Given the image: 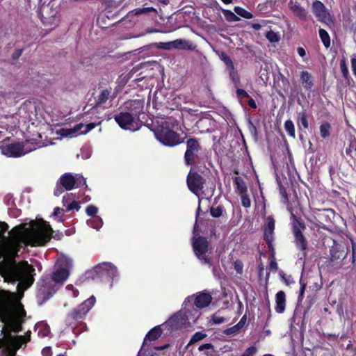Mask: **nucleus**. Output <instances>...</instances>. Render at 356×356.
I'll use <instances>...</instances> for the list:
<instances>
[{
    "mask_svg": "<svg viewBox=\"0 0 356 356\" xmlns=\"http://www.w3.org/2000/svg\"><path fill=\"white\" fill-rule=\"evenodd\" d=\"M53 230L47 222L31 221L15 227L10 234L11 240L0 241V275L8 282L17 283V293L0 290V321L3 323L0 339V347H3L1 356H15L16 351L31 339V332L25 336H13L11 332H19L24 322L26 311L20 302L24 292L34 282L35 269L27 261L17 263L15 257L17 245H43L50 238Z\"/></svg>",
    "mask_w": 356,
    "mask_h": 356,
    "instance_id": "1",
    "label": "nucleus"
},
{
    "mask_svg": "<svg viewBox=\"0 0 356 356\" xmlns=\"http://www.w3.org/2000/svg\"><path fill=\"white\" fill-rule=\"evenodd\" d=\"M57 270L51 276L44 277L40 282L37 298L40 304L49 299L69 276V270L72 266V261L65 256H60L56 263Z\"/></svg>",
    "mask_w": 356,
    "mask_h": 356,
    "instance_id": "2",
    "label": "nucleus"
},
{
    "mask_svg": "<svg viewBox=\"0 0 356 356\" xmlns=\"http://www.w3.org/2000/svg\"><path fill=\"white\" fill-rule=\"evenodd\" d=\"M156 139L166 146H175L182 143L179 134L170 129L167 121L162 122L154 131Z\"/></svg>",
    "mask_w": 356,
    "mask_h": 356,
    "instance_id": "3",
    "label": "nucleus"
},
{
    "mask_svg": "<svg viewBox=\"0 0 356 356\" xmlns=\"http://www.w3.org/2000/svg\"><path fill=\"white\" fill-rule=\"evenodd\" d=\"M133 105H136V108L137 111H133V113L131 114L129 113H120L119 114L115 116V122L119 124V126L127 130L135 131L137 128L135 127L134 124H136L135 117L138 116V115L142 111L143 105L140 101L135 100L132 102Z\"/></svg>",
    "mask_w": 356,
    "mask_h": 356,
    "instance_id": "4",
    "label": "nucleus"
},
{
    "mask_svg": "<svg viewBox=\"0 0 356 356\" xmlns=\"http://www.w3.org/2000/svg\"><path fill=\"white\" fill-rule=\"evenodd\" d=\"M329 265L334 268H340L348 255V249L343 245L334 244L330 249Z\"/></svg>",
    "mask_w": 356,
    "mask_h": 356,
    "instance_id": "5",
    "label": "nucleus"
},
{
    "mask_svg": "<svg viewBox=\"0 0 356 356\" xmlns=\"http://www.w3.org/2000/svg\"><path fill=\"white\" fill-rule=\"evenodd\" d=\"M58 184L66 191H71L74 186L79 187L85 185L86 180L81 175L74 176L71 173H65L60 177Z\"/></svg>",
    "mask_w": 356,
    "mask_h": 356,
    "instance_id": "6",
    "label": "nucleus"
},
{
    "mask_svg": "<svg viewBox=\"0 0 356 356\" xmlns=\"http://www.w3.org/2000/svg\"><path fill=\"white\" fill-rule=\"evenodd\" d=\"M95 298L92 296L80 305L77 309H74L70 314H69L67 317V321H70V319L79 320L83 318L93 307L95 303Z\"/></svg>",
    "mask_w": 356,
    "mask_h": 356,
    "instance_id": "7",
    "label": "nucleus"
},
{
    "mask_svg": "<svg viewBox=\"0 0 356 356\" xmlns=\"http://www.w3.org/2000/svg\"><path fill=\"white\" fill-rule=\"evenodd\" d=\"M202 147L199 141L195 138H190L186 141V150L184 154V161L186 165H193L196 154Z\"/></svg>",
    "mask_w": 356,
    "mask_h": 356,
    "instance_id": "8",
    "label": "nucleus"
},
{
    "mask_svg": "<svg viewBox=\"0 0 356 356\" xmlns=\"http://www.w3.org/2000/svg\"><path fill=\"white\" fill-rule=\"evenodd\" d=\"M193 247L196 256L205 264H209L210 259L206 256L208 251V241L204 238L199 236L193 241Z\"/></svg>",
    "mask_w": 356,
    "mask_h": 356,
    "instance_id": "9",
    "label": "nucleus"
},
{
    "mask_svg": "<svg viewBox=\"0 0 356 356\" xmlns=\"http://www.w3.org/2000/svg\"><path fill=\"white\" fill-rule=\"evenodd\" d=\"M312 9L313 13L320 22L326 24L332 23V17L323 3L318 0L314 1Z\"/></svg>",
    "mask_w": 356,
    "mask_h": 356,
    "instance_id": "10",
    "label": "nucleus"
},
{
    "mask_svg": "<svg viewBox=\"0 0 356 356\" xmlns=\"http://www.w3.org/2000/svg\"><path fill=\"white\" fill-rule=\"evenodd\" d=\"M96 127V124L90 123L84 124L80 123L71 129H63L62 136L68 137H76L81 134H86Z\"/></svg>",
    "mask_w": 356,
    "mask_h": 356,
    "instance_id": "11",
    "label": "nucleus"
},
{
    "mask_svg": "<svg viewBox=\"0 0 356 356\" xmlns=\"http://www.w3.org/2000/svg\"><path fill=\"white\" fill-rule=\"evenodd\" d=\"M0 149L2 154L9 157H18L26 153L22 143H13L2 145Z\"/></svg>",
    "mask_w": 356,
    "mask_h": 356,
    "instance_id": "12",
    "label": "nucleus"
},
{
    "mask_svg": "<svg viewBox=\"0 0 356 356\" xmlns=\"http://www.w3.org/2000/svg\"><path fill=\"white\" fill-rule=\"evenodd\" d=\"M187 185L191 191L197 194L203 188L204 179L197 172H193L191 170L187 176Z\"/></svg>",
    "mask_w": 356,
    "mask_h": 356,
    "instance_id": "13",
    "label": "nucleus"
},
{
    "mask_svg": "<svg viewBox=\"0 0 356 356\" xmlns=\"http://www.w3.org/2000/svg\"><path fill=\"white\" fill-rule=\"evenodd\" d=\"M212 297L208 293H197L194 298L193 296H188L184 302V305H187L188 303H190L194 301L195 305L198 308H204L207 307L211 302Z\"/></svg>",
    "mask_w": 356,
    "mask_h": 356,
    "instance_id": "14",
    "label": "nucleus"
},
{
    "mask_svg": "<svg viewBox=\"0 0 356 356\" xmlns=\"http://www.w3.org/2000/svg\"><path fill=\"white\" fill-rule=\"evenodd\" d=\"M275 220L272 216H268L264 228V236L268 245L273 241V233L275 229Z\"/></svg>",
    "mask_w": 356,
    "mask_h": 356,
    "instance_id": "15",
    "label": "nucleus"
},
{
    "mask_svg": "<svg viewBox=\"0 0 356 356\" xmlns=\"http://www.w3.org/2000/svg\"><path fill=\"white\" fill-rule=\"evenodd\" d=\"M291 11L301 20H306L307 17V10L302 7L297 0H290L288 3Z\"/></svg>",
    "mask_w": 356,
    "mask_h": 356,
    "instance_id": "16",
    "label": "nucleus"
},
{
    "mask_svg": "<svg viewBox=\"0 0 356 356\" xmlns=\"http://www.w3.org/2000/svg\"><path fill=\"white\" fill-rule=\"evenodd\" d=\"M102 270H107L106 275L113 279L118 275V272L116 266L109 262H103L97 265L93 272H101Z\"/></svg>",
    "mask_w": 356,
    "mask_h": 356,
    "instance_id": "17",
    "label": "nucleus"
},
{
    "mask_svg": "<svg viewBox=\"0 0 356 356\" xmlns=\"http://www.w3.org/2000/svg\"><path fill=\"white\" fill-rule=\"evenodd\" d=\"M293 232L297 248L301 250H305L307 246V241L301 231L295 224H293Z\"/></svg>",
    "mask_w": 356,
    "mask_h": 356,
    "instance_id": "18",
    "label": "nucleus"
},
{
    "mask_svg": "<svg viewBox=\"0 0 356 356\" xmlns=\"http://www.w3.org/2000/svg\"><path fill=\"white\" fill-rule=\"evenodd\" d=\"M187 318L185 314L177 313L170 318L169 324L174 329H178L185 325Z\"/></svg>",
    "mask_w": 356,
    "mask_h": 356,
    "instance_id": "19",
    "label": "nucleus"
},
{
    "mask_svg": "<svg viewBox=\"0 0 356 356\" xmlns=\"http://www.w3.org/2000/svg\"><path fill=\"white\" fill-rule=\"evenodd\" d=\"M286 296L283 291H280L276 294V307L275 310L277 313H282L285 309Z\"/></svg>",
    "mask_w": 356,
    "mask_h": 356,
    "instance_id": "20",
    "label": "nucleus"
},
{
    "mask_svg": "<svg viewBox=\"0 0 356 356\" xmlns=\"http://www.w3.org/2000/svg\"><path fill=\"white\" fill-rule=\"evenodd\" d=\"M173 49H193V44L188 40L184 39H177L173 40Z\"/></svg>",
    "mask_w": 356,
    "mask_h": 356,
    "instance_id": "21",
    "label": "nucleus"
},
{
    "mask_svg": "<svg viewBox=\"0 0 356 356\" xmlns=\"http://www.w3.org/2000/svg\"><path fill=\"white\" fill-rule=\"evenodd\" d=\"M39 336L44 337L48 336L50 332V327L45 322H39L35 326Z\"/></svg>",
    "mask_w": 356,
    "mask_h": 356,
    "instance_id": "22",
    "label": "nucleus"
},
{
    "mask_svg": "<svg viewBox=\"0 0 356 356\" xmlns=\"http://www.w3.org/2000/svg\"><path fill=\"white\" fill-rule=\"evenodd\" d=\"M162 333L161 329L156 326L152 329L146 335L143 345L146 343L147 340H156L157 339Z\"/></svg>",
    "mask_w": 356,
    "mask_h": 356,
    "instance_id": "23",
    "label": "nucleus"
},
{
    "mask_svg": "<svg viewBox=\"0 0 356 356\" xmlns=\"http://www.w3.org/2000/svg\"><path fill=\"white\" fill-rule=\"evenodd\" d=\"M300 79L303 87L306 89H309L312 86V80L311 74L307 72L303 71L301 72Z\"/></svg>",
    "mask_w": 356,
    "mask_h": 356,
    "instance_id": "24",
    "label": "nucleus"
},
{
    "mask_svg": "<svg viewBox=\"0 0 356 356\" xmlns=\"http://www.w3.org/2000/svg\"><path fill=\"white\" fill-rule=\"evenodd\" d=\"M234 181L235 185L236 186V189L239 195H242L247 193L246 185L241 177H236L234 178Z\"/></svg>",
    "mask_w": 356,
    "mask_h": 356,
    "instance_id": "25",
    "label": "nucleus"
},
{
    "mask_svg": "<svg viewBox=\"0 0 356 356\" xmlns=\"http://www.w3.org/2000/svg\"><path fill=\"white\" fill-rule=\"evenodd\" d=\"M151 11L154 12V13H157L156 9H155L154 8H153V7H147V8H136V9L130 11L129 15L138 16V15H140L148 13L149 12H151Z\"/></svg>",
    "mask_w": 356,
    "mask_h": 356,
    "instance_id": "26",
    "label": "nucleus"
},
{
    "mask_svg": "<svg viewBox=\"0 0 356 356\" xmlns=\"http://www.w3.org/2000/svg\"><path fill=\"white\" fill-rule=\"evenodd\" d=\"M298 124L299 126H302L304 129H308L309 123L305 111H302L298 113Z\"/></svg>",
    "mask_w": 356,
    "mask_h": 356,
    "instance_id": "27",
    "label": "nucleus"
},
{
    "mask_svg": "<svg viewBox=\"0 0 356 356\" xmlns=\"http://www.w3.org/2000/svg\"><path fill=\"white\" fill-rule=\"evenodd\" d=\"M319 35L325 47L327 48L329 47L330 45V39L327 32L323 29H320Z\"/></svg>",
    "mask_w": 356,
    "mask_h": 356,
    "instance_id": "28",
    "label": "nucleus"
},
{
    "mask_svg": "<svg viewBox=\"0 0 356 356\" xmlns=\"http://www.w3.org/2000/svg\"><path fill=\"white\" fill-rule=\"evenodd\" d=\"M284 128L290 136L293 138L296 137L295 127L293 122L291 120H288L285 122Z\"/></svg>",
    "mask_w": 356,
    "mask_h": 356,
    "instance_id": "29",
    "label": "nucleus"
},
{
    "mask_svg": "<svg viewBox=\"0 0 356 356\" xmlns=\"http://www.w3.org/2000/svg\"><path fill=\"white\" fill-rule=\"evenodd\" d=\"M330 124L325 122L320 126V134L322 138H326L330 134Z\"/></svg>",
    "mask_w": 356,
    "mask_h": 356,
    "instance_id": "30",
    "label": "nucleus"
},
{
    "mask_svg": "<svg viewBox=\"0 0 356 356\" xmlns=\"http://www.w3.org/2000/svg\"><path fill=\"white\" fill-rule=\"evenodd\" d=\"M234 11L237 15L245 19H251L253 17V15L251 13L247 11L246 10L241 7L236 6L234 8Z\"/></svg>",
    "mask_w": 356,
    "mask_h": 356,
    "instance_id": "31",
    "label": "nucleus"
},
{
    "mask_svg": "<svg viewBox=\"0 0 356 356\" xmlns=\"http://www.w3.org/2000/svg\"><path fill=\"white\" fill-rule=\"evenodd\" d=\"M110 95V91L108 90H103L99 95L97 100V104H104L107 101Z\"/></svg>",
    "mask_w": 356,
    "mask_h": 356,
    "instance_id": "32",
    "label": "nucleus"
},
{
    "mask_svg": "<svg viewBox=\"0 0 356 356\" xmlns=\"http://www.w3.org/2000/svg\"><path fill=\"white\" fill-rule=\"evenodd\" d=\"M206 337H207L206 334L201 332H197L191 337L188 346H190L191 344H193L199 341H201L203 339H204Z\"/></svg>",
    "mask_w": 356,
    "mask_h": 356,
    "instance_id": "33",
    "label": "nucleus"
},
{
    "mask_svg": "<svg viewBox=\"0 0 356 356\" xmlns=\"http://www.w3.org/2000/svg\"><path fill=\"white\" fill-rule=\"evenodd\" d=\"M223 15L225 19L228 22H237L239 20V17H238L233 12L228 10H223Z\"/></svg>",
    "mask_w": 356,
    "mask_h": 356,
    "instance_id": "34",
    "label": "nucleus"
},
{
    "mask_svg": "<svg viewBox=\"0 0 356 356\" xmlns=\"http://www.w3.org/2000/svg\"><path fill=\"white\" fill-rule=\"evenodd\" d=\"M266 37L270 42H277L280 39V35L271 30L266 33Z\"/></svg>",
    "mask_w": 356,
    "mask_h": 356,
    "instance_id": "35",
    "label": "nucleus"
},
{
    "mask_svg": "<svg viewBox=\"0 0 356 356\" xmlns=\"http://www.w3.org/2000/svg\"><path fill=\"white\" fill-rule=\"evenodd\" d=\"M87 222L89 226L96 229H99L103 224L102 219L99 218H96L93 220H88Z\"/></svg>",
    "mask_w": 356,
    "mask_h": 356,
    "instance_id": "36",
    "label": "nucleus"
},
{
    "mask_svg": "<svg viewBox=\"0 0 356 356\" xmlns=\"http://www.w3.org/2000/svg\"><path fill=\"white\" fill-rule=\"evenodd\" d=\"M155 46L157 48L163 49L165 50H171L173 49V42H159L156 43Z\"/></svg>",
    "mask_w": 356,
    "mask_h": 356,
    "instance_id": "37",
    "label": "nucleus"
},
{
    "mask_svg": "<svg viewBox=\"0 0 356 356\" xmlns=\"http://www.w3.org/2000/svg\"><path fill=\"white\" fill-rule=\"evenodd\" d=\"M241 199V204L245 208H249L251 206L250 199L246 193L240 195Z\"/></svg>",
    "mask_w": 356,
    "mask_h": 356,
    "instance_id": "38",
    "label": "nucleus"
},
{
    "mask_svg": "<svg viewBox=\"0 0 356 356\" xmlns=\"http://www.w3.org/2000/svg\"><path fill=\"white\" fill-rule=\"evenodd\" d=\"M210 213L213 217L218 218L222 215V209L220 207H217L216 208L211 207L210 209Z\"/></svg>",
    "mask_w": 356,
    "mask_h": 356,
    "instance_id": "39",
    "label": "nucleus"
},
{
    "mask_svg": "<svg viewBox=\"0 0 356 356\" xmlns=\"http://www.w3.org/2000/svg\"><path fill=\"white\" fill-rule=\"evenodd\" d=\"M240 328L237 325L232 326V327L227 328L225 330L224 333L227 335H232L238 333L240 331Z\"/></svg>",
    "mask_w": 356,
    "mask_h": 356,
    "instance_id": "40",
    "label": "nucleus"
},
{
    "mask_svg": "<svg viewBox=\"0 0 356 356\" xmlns=\"http://www.w3.org/2000/svg\"><path fill=\"white\" fill-rule=\"evenodd\" d=\"M257 348L254 346H250L247 348L241 356H254L257 353Z\"/></svg>",
    "mask_w": 356,
    "mask_h": 356,
    "instance_id": "41",
    "label": "nucleus"
},
{
    "mask_svg": "<svg viewBox=\"0 0 356 356\" xmlns=\"http://www.w3.org/2000/svg\"><path fill=\"white\" fill-rule=\"evenodd\" d=\"M211 319L213 322L216 324H220L225 321V318L224 317L220 316L217 314H213L211 317Z\"/></svg>",
    "mask_w": 356,
    "mask_h": 356,
    "instance_id": "42",
    "label": "nucleus"
},
{
    "mask_svg": "<svg viewBox=\"0 0 356 356\" xmlns=\"http://www.w3.org/2000/svg\"><path fill=\"white\" fill-rule=\"evenodd\" d=\"M340 67L343 76L346 77L348 74V70L346 66L345 60H341L340 62Z\"/></svg>",
    "mask_w": 356,
    "mask_h": 356,
    "instance_id": "43",
    "label": "nucleus"
},
{
    "mask_svg": "<svg viewBox=\"0 0 356 356\" xmlns=\"http://www.w3.org/2000/svg\"><path fill=\"white\" fill-rule=\"evenodd\" d=\"M97 208L93 205H90L86 209V213L88 216H95L97 213Z\"/></svg>",
    "mask_w": 356,
    "mask_h": 356,
    "instance_id": "44",
    "label": "nucleus"
},
{
    "mask_svg": "<svg viewBox=\"0 0 356 356\" xmlns=\"http://www.w3.org/2000/svg\"><path fill=\"white\" fill-rule=\"evenodd\" d=\"M79 209H80V205H79V202H77L76 201H73L71 204H69L67 206V211H71L72 209H76L78 211Z\"/></svg>",
    "mask_w": 356,
    "mask_h": 356,
    "instance_id": "45",
    "label": "nucleus"
},
{
    "mask_svg": "<svg viewBox=\"0 0 356 356\" xmlns=\"http://www.w3.org/2000/svg\"><path fill=\"white\" fill-rule=\"evenodd\" d=\"M63 187L61 185H57L54 189V194L55 196H59L63 193Z\"/></svg>",
    "mask_w": 356,
    "mask_h": 356,
    "instance_id": "46",
    "label": "nucleus"
},
{
    "mask_svg": "<svg viewBox=\"0 0 356 356\" xmlns=\"http://www.w3.org/2000/svg\"><path fill=\"white\" fill-rule=\"evenodd\" d=\"M8 226L6 222H0V238L2 237L3 233L8 229Z\"/></svg>",
    "mask_w": 356,
    "mask_h": 356,
    "instance_id": "47",
    "label": "nucleus"
},
{
    "mask_svg": "<svg viewBox=\"0 0 356 356\" xmlns=\"http://www.w3.org/2000/svg\"><path fill=\"white\" fill-rule=\"evenodd\" d=\"M236 95L238 97L244 98L248 97V94L246 91L243 89H238L236 90Z\"/></svg>",
    "mask_w": 356,
    "mask_h": 356,
    "instance_id": "48",
    "label": "nucleus"
},
{
    "mask_svg": "<svg viewBox=\"0 0 356 356\" xmlns=\"http://www.w3.org/2000/svg\"><path fill=\"white\" fill-rule=\"evenodd\" d=\"M67 290H70L72 291L73 297L76 298L79 295V291L76 290L72 285H67L66 286Z\"/></svg>",
    "mask_w": 356,
    "mask_h": 356,
    "instance_id": "49",
    "label": "nucleus"
},
{
    "mask_svg": "<svg viewBox=\"0 0 356 356\" xmlns=\"http://www.w3.org/2000/svg\"><path fill=\"white\" fill-rule=\"evenodd\" d=\"M213 348V345L211 343H205L199 346L198 350L200 351H202L204 350H209Z\"/></svg>",
    "mask_w": 356,
    "mask_h": 356,
    "instance_id": "50",
    "label": "nucleus"
},
{
    "mask_svg": "<svg viewBox=\"0 0 356 356\" xmlns=\"http://www.w3.org/2000/svg\"><path fill=\"white\" fill-rule=\"evenodd\" d=\"M230 77L233 82L238 83L239 81V77L236 73H235L233 70L230 72Z\"/></svg>",
    "mask_w": 356,
    "mask_h": 356,
    "instance_id": "51",
    "label": "nucleus"
},
{
    "mask_svg": "<svg viewBox=\"0 0 356 356\" xmlns=\"http://www.w3.org/2000/svg\"><path fill=\"white\" fill-rule=\"evenodd\" d=\"M298 54L302 58H304L306 56V51L304 48L299 47L297 49Z\"/></svg>",
    "mask_w": 356,
    "mask_h": 356,
    "instance_id": "52",
    "label": "nucleus"
},
{
    "mask_svg": "<svg viewBox=\"0 0 356 356\" xmlns=\"http://www.w3.org/2000/svg\"><path fill=\"white\" fill-rule=\"evenodd\" d=\"M245 322H246V316H243L240 321L236 324L238 325V327L241 329L244 325L245 324Z\"/></svg>",
    "mask_w": 356,
    "mask_h": 356,
    "instance_id": "53",
    "label": "nucleus"
},
{
    "mask_svg": "<svg viewBox=\"0 0 356 356\" xmlns=\"http://www.w3.org/2000/svg\"><path fill=\"white\" fill-rule=\"evenodd\" d=\"M242 266L241 263L236 262L235 263V269L237 273H242Z\"/></svg>",
    "mask_w": 356,
    "mask_h": 356,
    "instance_id": "54",
    "label": "nucleus"
},
{
    "mask_svg": "<svg viewBox=\"0 0 356 356\" xmlns=\"http://www.w3.org/2000/svg\"><path fill=\"white\" fill-rule=\"evenodd\" d=\"M225 63H226V64H227V65L230 67V69H231L232 70H234V63H233V62L232 61V60H231L230 58H227L225 59Z\"/></svg>",
    "mask_w": 356,
    "mask_h": 356,
    "instance_id": "55",
    "label": "nucleus"
},
{
    "mask_svg": "<svg viewBox=\"0 0 356 356\" xmlns=\"http://www.w3.org/2000/svg\"><path fill=\"white\" fill-rule=\"evenodd\" d=\"M22 53V49H17V50H16V51L13 53V58H19V57L21 56Z\"/></svg>",
    "mask_w": 356,
    "mask_h": 356,
    "instance_id": "56",
    "label": "nucleus"
},
{
    "mask_svg": "<svg viewBox=\"0 0 356 356\" xmlns=\"http://www.w3.org/2000/svg\"><path fill=\"white\" fill-rule=\"evenodd\" d=\"M250 131L252 134H254L256 136H257V129H256L255 126H254L251 122H250Z\"/></svg>",
    "mask_w": 356,
    "mask_h": 356,
    "instance_id": "57",
    "label": "nucleus"
},
{
    "mask_svg": "<svg viewBox=\"0 0 356 356\" xmlns=\"http://www.w3.org/2000/svg\"><path fill=\"white\" fill-rule=\"evenodd\" d=\"M305 287H306V285L305 284H301V287L300 289L299 298H301L303 296V294L305 293Z\"/></svg>",
    "mask_w": 356,
    "mask_h": 356,
    "instance_id": "58",
    "label": "nucleus"
},
{
    "mask_svg": "<svg viewBox=\"0 0 356 356\" xmlns=\"http://www.w3.org/2000/svg\"><path fill=\"white\" fill-rule=\"evenodd\" d=\"M248 105L249 106L253 108H255L257 107L256 103L252 99L249 100Z\"/></svg>",
    "mask_w": 356,
    "mask_h": 356,
    "instance_id": "59",
    "label": "nucleus"
},
{
    "mask_svg": "<svg viewBox=\"0 0 356 356\" xmlns=\"http://www.w3.org/2000/svg\"><path fill=\"white\" fill-rule=\"evenodd\" d=\"M355 248H356V245H353V257H352L353 263H355V255H356Z\"/></svg>",
    "mask_w": 356,
    "mask_h": 356,
    "instance_id": "60",
    "label": "nucleus"
},
{
    "mask_svg": "<svg viewBox=\"0 0 356 356\" xmlns=\"http://www.w3.org/2000/svg\"><path fill=\"white\" fill-rule=\"evenodd\" d=\"M291 218H292L293 219H294V220L296 221V222H297V223H298V224L301 227H302L303 229H305V225H304L303 224H302L300 222H299V221L296 219V217L295 216V215H294L293 213H292V214H291Z\"/></svg>",
    "mask_w": 356,
    "mask_h": 356,
    "instance_id": "61",
    "label": "nucleus"
},
{
    "mask_svg": "<svg viewBox=\"0 0 356 356\" xmlns=\"http://www.w3.org/2000/svg\"><path fill=\"white\" fill-rule=\"evenodd\" d=\"M251 26L254 29V30H259L261 27V26L259 24H257V23H253L252 24Z\"/></svg>",
    "mask_w": 356,
    "mask_h": 356,
    "instance_id": "62",
    "label": "nucleus"
},
{
    "mask_svg": "<svg viewBox=\"0 0 356 356\" xmlns=\"http://www.w3.org/2000/svg\"><path fill=\"white\" fill-rule=\"evenodd\" d=\"M97 275H99L100 277L106 275L107 270H102L101 272H94Z\"/></svg>",
    "mask_w": 356,
    "mask_h": 356,
    "instance_id": "63",
    "label": "nucleus"
},
{
    "mask_svg": "<svg viewBox=\"0 0 356 356\" xmlns=\"http://www.w3.org/2000/svg\"><path fill=\"white\" fill-rule=\"evenodd\" d=\"M60 211V209L59 207H56L54 209L53 215L54 216H57L59 214Z\"/></svg>",
    "mask_w": 356,
    "mask_h": 356,
    "instance_id": "64",
    "label": "nucleus"
}]
</instances>
